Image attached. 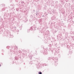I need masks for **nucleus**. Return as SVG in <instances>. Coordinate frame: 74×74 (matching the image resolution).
<instances>
[{
	"instance_id": "1",
	"label": "nucleus",
	"mask_w": 74,
	"mask_h": 74,
	"mask_svg": "<svg viewBox=\"0 0 74 74\" xmlns=\"http://www.w3.org/2000/svg\"><path fill=\"white\" fill-rule=\"evenodd\" d=\"M11 49H10V52H13V53H14V54H15V51H16V49H13V47L12 46L11 47Z\"/></svg>"
},
{
	"instance_id": "2",
	"label": "nucleus",
	"mask_w": 74,
	"mask_h": 74,
	"mask_svg": "<svg viewBox=\"0 0 74 74\" xmlns=\"http://www.w3.org/2000/svg\"><path fill=\"white\" fill-rule=\"evenodd\" d=\"M56 49H51V48H50L49 49V51H51L52 53H55V52L56 51V50H57Z\"/></svg>"
},
{
	"instance_id": "3",
	"label": "nucleus",
	"mask_w": 74,
	"mask_h": 74,
	"mask_svg": "<svg viewBox=\"0 0 74 74\" xmlns=\"http://www.w3.org/2000/svg\"><path fill=\"white\" fill-rule=\"evenodd\" d=\"M36 29V27H33L32 26V27H31L30 29H28L27 30V32L28 33H29V30H35Z\"/></svg>"
},
{
	"instance_id": "4",
	"label": "nucleus",
	"mask_w": 74,
	"mask_h": 74,
	"mask_svg": "<svg viewBox=\"0 0 74 74\" xmlns=\"http://www.w3.org/2000/svg\"><path fill=\"white\" fill-rule=\"evenodd\" d=\"M36 15L38 18H40L41 17V15L39 14L38 12H36Z\"/></svg>"
},
{
	"instance_id": "5",
	"label": "nucleus",
	"mask_w": 74,
	"mask_h": 74,
	"mask_svg": "<svg viewBox=\"0 0 74 74\" xmlns=\"http://www.w3.org/2000/svg\"><path fill=\"white\" fill-rule=\"evenodd\" d=\"M39 22L40 24H42L43 23V21H42V18H40L39 20Z\"/></svg>"
},
{
	"instance_id": "6",
	"label": "nucleus",
	"mask_w": 74,
	"mask_h": 74,
	"mask_svg": "<svg viewBox=\"0 0 74 74\" xmlns=\"http://www.w3.org/2000/svg\"><path fill=\"white\" fill-rule=\"evenodd\" d=\"M57 37L58 38H59V37L60 38L62 39V40H64V38L62 39V34H59L57 36Z\"/></svg>"
},
{
	"instance_id": "7",
	"label": "nucleus",
	"mask_w": 74,
	"mask_h": 74,
	"mask_svg": "<svg viewBox=\"0 0 74 74\" xmlns=\"http://www.w3.org/2000/svg\"><path fill=\"white\" fill-rule=\"evenodd\" d=\"M59 53V51L56 50L55 52L54 53L55 55H58V53Z\"/></svg>"
},
{
	"instance_id": "8",
	"label": "nucleus",
	"mask_w": 74,
	"mask_h": 74,
	"mask_svg": "<svg viewBox=\"0 0 74 74\" xmlns=\"http://www.w3.org/2000/svg\"><path fill=\"white\" fill-rule=\"evenodd\" d=\"M23 21L25 22H27V18L26 17H24L23 18Z\"/></svg>"
},
{
	"instance_id": "9",
	"label": "nucleus",
	"mask_w": 74,
	"mask_h": 74,
	"mask_svg": "<svg viewBox=\"0 0 74 74\" xmlns=\"http://www.w3.org/2000/svg\"><path fill=\"white\" fill-rule=\"evenodd\" d=\"M43 53H44V54H45V55H47L48 54L47 51V50L45 49V51L43 52Z\"/></svg>"
},
{
	"instance_id": "10",
	"label": "nucleus",
	"mask_w": 74,
	"mask_h": 74,
	"mask_svg": "<svg viewBox=\"0 0 74 74\" xmlns=\"http://www.w3.org/2000/svg\"><path fill=\"white\" fill-rule=\"evenodd\" d=\"M66 45V44L65 43H62L61 44L62 47H65Z\"/></svg>"
},
{
	"instance_id": "11",
	"label": "nucleus",
	"mask_w": 74,
	"mask_h": 74,
	"mask_svg": "<svg viewBox=\"0 0 74 74\" xmlns=\"http://www.w3.org/2000/svg\"><path fill=\"white\" fill-rule=\"evenodd\" d=\"M10 36V37H11V38H13V37H14V36H13V35H11V34H8L7 36Z\"/></svg>"
},
{
	"instance_id": "12",
	"label": "nucleus",
	"mask_w": 74,
	"mask_h": 74,
	"mask_svg": "<svg viewBox=\"0 0 74 74\" xmlns=\"http://www.w3.org/2000/svg\"><path fill=\"white\" fill-rule=\"evenodd\" d=\"M55 16H53L51 18V20H52V21H53V20H55Z\"/></svg>"
},
{
	"instance_id": "13",
	"label": "nucleus",
	"mask_w": 74,
	"mask_h": 74,
	"mask_svg": "<svg viewBox=\"0 0 74 74\" xmlns=\"http://www.w3.org/2000/svg\"><path fill=\"white\" fill-rule=\"evenodd\" d=\"M36 67L38 69H40L41 66H40V65H38Z\"/></svg>"
},
{
	"instance_id": "14",
	"label": "nucleus",
	"mask_w": 74,
	"mask_h": 74,
	"mask_svg": "<svg viewBox=\"0 0 74 74\" xmlns=\"http://www.w3.org/2000/svg\"><path fill=\"white\" fill-rule=\"evenodd\" d=\"M34 15L32 14L30 15V17L31 18H32V19H33V18H34Z\"/></svg>"
},
{
	"instance_id": "15",
	"label": "nucleus",
	"mask_w": 74,
	"mask_h": 74,
	"mask_svg": "<svg viewBox=\"0 0 74 74\" xmlns=\"http://www.w3.org/2000/svg\"><path fill=\"white\" fill-rule=\"evenodd\" d=\"M37 51L36 50L35 51V53L33 54V55H37Z\"/></svg>"
},
{
	"instance_id": "16",
	"label": "nucleus",
	"mask_w": 74,
	"mask_h": 74,
	"mask_svg": "<svg viewBox=\"0 0 74 74\" xmlns=\"http://www.w3.org/2000/svg\"><path fill=\"white\" fill-rule=\"evenodd\" d=\"M49 11H50V14H52L53 13V10H49Z\"/></svg>"
},
{
	"instance_id": "17",
	"label": "nucleus",
	"mask_w": 74,
	"mask_h": 74,
	"mask_svg": "<svg viewBox=\"0 0 74 74\" xmlns=\"http://www.w3.org/2000/svg\"><path fill=\"white\" fill-rule=\"evenodd\" d=\"M55 59L56 60V62H58V57H56L55 58Z\"/></svg>"
},
{
	"instance_id": "18",
	"label": "nucleus",
	"mask_w": 74,
	"mask_h": 74,
	"mask_svg": "<svg viewBox=\"0 0 74 74\" xmlns=\"http://www.w3.org/2000/svg\"><path fill=\"white\" fill-rule=\"evenodd\" d=\"M57 65H58V63H57V62H55V66H57Z\"/></svg>"
},
{
	"instance_id": "19",
	"label": "nucleus",
	"mask_w": 74,
	"mask_h": 74,
	"mask_svg": "<svg viewBox=\"0 0 74 74\" xmlns=\"http://www.w3.org/2000/svg\"><path fill=\"white\" fill-rule=\"evenodd\" d=\"M29 58L30 59L32 60V57L31 56H29Z\"/></svg>"
},
{
	"instance_id": "20",
	"label": "nucleus",
	"mask_w": 74,
	"mask_h": 74,
	"mask_svg": "<svg viewBox=\"0 0 74 74\" xmlns=\"http://www.w3.org/2000/svg\"><path fill=\"white\" fill-rule=\"evenodd\" d=\"M53 11V14H55V10H52Z\"/></svg>"
},
{
	"instance_id": "21",
	"label": "nucleus",
	"mask_w": 74,
	"mask_h": 74,
	"mask_svg": "<svg viewBox=\"0 0 74 74\" xmlns=\"http://www.w3.org/2000/svg\"><path fill=\"white\" fill-rule=\"evenodd\" d=\"M55 22L54 21H53L51 23V24H55Z\"/></svg>"
},
{
	"instance_id": "22",
	"label": "nucleus",
	"mask_w": 74,
	"mask_h": 74,
	"mask_svg": "<svg viewBox=\"0 0 74 74\" xmlns=\"http://www.w3.org/2000/svg\"><path fill=\"white\" fill-rule=\"evenodd\" d=\"M45 20H47V19H48V17H46V16H45Z\"/></svg>"
},
{
	"instance_id": "23",
	"label": "nucleus",
	"mask_w": 74,
	"mask_h": 74,
	"mask_svg": "<svg viewBox=\"0 0 74 74\" xmlns=\"http://www.w3.org/2000/svg\"><path fill=\"white\" fill-rule=\"evenodd\" d=\"M16 11H19V8H17L16 9Z\"/></svg>"
},
{
	"instance_id": "24",
	"label": "nucleus",
	"mask_w": 74,
	"mask_h": 74,
	"mask_svg": "<svg viewBox=\"0 0 74 74\" xmlns=\"http://www.w3.org/2000/svg\"><path fill=\"white\" fill-rule=\"evenodd\" d=\"M65 35L66 36H68V33H67V32H66L65 33Z\"/></svg>"
},
{
	"instance_id": "25",
	"label": "nucleus",
	"mask_w": 74,
	"mask_h": 74,
	"mask_svg": "<svg viewBox=\"0 0 74 74\" xmlns=\"http://www.w3.org/2000/svg\"><path fill=\"white\" fill-rule=\"evenodd\" d=\"M15 60H18V58H17V57H15Z\"/></svg>"
},
{
	"instance_id": "26",
	"label": "nucleus",
	"mask_w": 74,
	"mask_h": 74,
	"mask_svg": "<svg viewBox=\"0 0 74 74\" xmlns=\"http://www.w3.org/2000/svg\"><path fill=\"white\" fill-rule=\"evenodd\" d=\"M71 37L73 39V40H74V37L71 36Z\"/></svg>"
},
{
	"instance_id": "27",
	"label": "nucleus",
	"mask_w": 74,
	"mask_h": 74,
	"mask_svg": "<svg viewBox=\"0 0 74 74\" xmlns=\"http://www.w3.org/2000/svg\"><path fill=\"white\" fill-rule=\"evenodd\" d=\"M6 48L7 49H9V48H10V46H7L6 47Z\"/></svg>"
},
{
	"instance_id": "28",
	"label": "nucleus",
	"mask_w": 74,
	"mask_h": 74,
	"mask_svg": "<svg viewBox=\"0 0 74 74\" xmlns=\"http://www.w3.org/2000/svg\"><path fill=\"white\" fill-rule=\"evenodd\" d=\"M38 74H42V72H38Z\"/></svg>"
},
{
	"instance_id": "29",
	"label": "nucleus",
	"mask_w": 74,
	"mask_h": 74,
	"mask_svg": "<svg viewBox=\"0 0 74 74\" xmlns=\"http://www.w3.org/2000/svg\"><path fill=\"white\" fill-rule=\"evenodd\" d=\"M67 47L68 48H69V49L70 48V46H69V45H67Z\"/></svg>"
},
{
	"instance_id": "30",
	"label": "nucleus",
	"mask_w": 74,
	"mask_h": 74,
	"mask_svg": "<svg viewBox=\"0 0 74 74\" xmlns=\"http://www.w3.org/2000/svg\"><path fill=\"white\" fill-rule=\"evenodd\" d=\"M33 20H35V19H36V17H34V18H33Z\"/></svg>"
},
{
	"instance_id": "31",
	"label": "nucleus",
	"mask_w": 74,
	"mask_h": 74,
	"mask_svg": "<svg viewBox=\"0 0 74 74\" xmlns=\"http://www.w3.org/2000/svg\"><path fill=\"white\" fill-rule=\"evenodd\" d=\"M2 10L3 11H4V10H5V8H4V9H2Z\"/></svg>"
},
{
	"instance_id": "32",
	"label": "nucleus",
	"mask_w": 74,
	"mask_h": 74,
	"mask_svg": "<svg viewBox=\"0 0 74 74\" xmlns=\"http://www.w3.org/2000/svg\"><path fill=\"white\" fill-rule=\"evenodd\" d=\"M47 40H45V41H44L45 43H47Z\"/></svg>"
},
{
	"instance_id": "33",
	"label": "nucleus",
	"mask_w": 74,
	"mask_h": 74,
	"mask_svg": "<svg viewBox=\"0 0 74 74\" xmlns=\"http://www.w3.org/2000/svg\"><path fill=\"white\" fill-rule=\"evenodd\" d=\"M21 3H22L23 4H24V2H23V1H22Z\"/></svg>"
},
{
	"instance_id": "34",
	"label": "nucleus",
	"mask_w": 74,
	"mask_h": 74,
	"mask_svg": "<svg viewBox=\"0 0 74 74\" xmlns=\"http://www.w3.org/2000/svg\"><path fill=\"white\" fill-rule=\"evenodd\" d=\"M58 56L60 58V54H59L58 55Z\"/></svg>"
},
{
	"instance_id": "35",
	"label": "nucleus",
	"mask_w": 74,
	"mask_h": 74,
	"mask_svg": "<svg viewBox=\"0 0 74 74\" xmlns=\"http://www.w3.org/2000/svg\"><path fill=\"white\" fill-rule=\"evenodd\" d=\"M44 66H47V64H44Z\"/></svg>"
},
{
	"instance_id": "36",
	"label": "nucleus",
	"mask_w": 74,
	"mask_h": 74,
	"mask_svg": "<svg viewBox=\"0 0 74 74\" xmlns=\"http://www.w3.org/2000/svg\"><path fill=\"white\" fill-rule=\"evenodd\" d=\"M5 4H3V7H5Z\"/></svg>"
},
{
	"instance_id": "37",
	"label": "nucleus",
	"mask_w": 74,
	"mask_h": 74,
	"mask_svg": "<svg viewBox=\"0 0 74 74\" xmlns=\"http://www.w3.org/2000/svg\"><path fill=\"white\" fill-rule=\"evenodd\" d=\"M16 32H19V30L17 29V30H16Z\"/></svg>"
},
{
	"instance_id": "38",
	"label": "nucleus",
	"mask_w": 74,
	"mask_h": 74,
	"mask_svg": "<svg viewBox=\"0 0 74 74\" xmlns=\"http://www.w3.org/2000/svg\"><path fill=\"white\" fill-rule=\"evenodd\" d=\"M40 52H41V53L43 52V51H40Z\"/></svg>"
},
{
	"instance_id": "39",
	"label": "nucleus",
	"mask_w": 74,
	"mask_h": 74,
	"mask_svg": "<svg viewBox=\"0 0 74 74\" xmlns=\"http://www.w3.org/2000/svg\"><path fill=\"white\" fill-rule=\"evenodd\" d=\"M63 31H64V32H65V29H63Z\"/></svg>"
},
{
	"instance_id": "40",
	"label": "nucleus",
	"mask_w": 74,
	"mask_h": 74,
	"mask_svg": "<svg viewBox=\"0 0 74 74\" xmlns=\"http://www.w3.org/2000/svg\"><path fill=\"white\" fill-rule=\"evenodd\" d=\"M48 60H50V58H48Z\"/></svg>"
},
{
	"instance_id": "41",
	"label": "nucleus",
	"mask_w": 74,
	"mask_h": 74,
	"mask_svg": "<svg viewBox=\"0 0 74 74\" xmlns=\"http://www.w3.org/2000/svg\"><path fill=\"white\" fill-rule=\"evenodd\" d=\"M44 16L45 17V16H44V15H43V16H42V17H43Z\"/></svg>"
},
{
	"instance_id": "42",
	"label": "nucleus",
	"mask_w": 74,
	"mask_h": 74,
	"mask_svg": "<svg viewBox=\"0 0 74 74\" xmlns=\"http://www.w3.org/2000/svg\"><path fill=\"white\" fill-rule=\"evenodd\" d=\"M73 34H74V32H73Z\"/></svg>"
},
{
	"instance_id": "43",
	"label": "nucleus",
	"mask_w": 74,
	"mask_h": 74,
	"mask_svg": "<svg viewBox=\"0 0 74 74\" xmlns=\"http://www.w3.org/2000/svg\"><path fill=\"white\" fill-rule=\"evenodd\" d=\"M1 66V64H0V67Z\"/></svg>"
},
{
	"instance_id": "44",
	"label": "nucleus",
	"mask_w": 74,
	"mask_h": 74,
	"mask_svg": "<svg viewBox=\"0 0 74 74\" xmlns=\"http://www.w3.org/2000/svg\"><path fill=\"white\" fill-rule=\"evenodd\" d=\"M38 37H40V36H38Z\"/></svg>"
},
{
	"instance_id": "45",
	"label": "nucleus",
	"mask_w": 74,
	"mask_h": 74,
	"mask_svg": "<svg viewBox=\"0 0 74 74\" xmlns=\"http://www.w3.org/2000/svg\"><path fill=\"white\" fill-rule=\"evenodd\" d=\"M33 11H34H34H35V10H34Z\"/></svg>"
},
{
	"instance_id": "46",
	"label": "nucleus",
	"mask_w": 74,
	"mask_h": 74,
	"mask_svg": "<svg viewBox=\"0 0 74 74\" xmlns=\"http://www.w3.org/2000/svg\"><path fill=\"white\" fill-rule=\"evenodd\" d=\"M69 4H70V3H69Z\"/></svg>"
},
{
	"instance_id": "47",
	"label": "nucleus",
	"mask_w": 74,
	"mask_h": 74,
	"mask_svg": "<svg viewBox=\"0 0 74 74\" xmlns=\"http://www.w3.org/2000/svg\"><path fill=\"white\" fill-rule=\"evenodd\" d=\"M17 34H18V33H17Z\"/></svg>"
},
{
	"instance_id": "48",
	"label": "nucleus",
	"mask_w": 74,
	"mask_h": 74,
	"mask_svg": "<svg viewBox=\"0 0 74 74\" xmlns=\"http://www.w3.org/2000/svg\"><path fill=\"white\" fill-rule=\"evenodd\" d=\"M37 29H38V28H37Z\"/></svg>"
},
{
	"instance_id": "49",
	"label": "nucleus",
	"mask_w": 74,
	"mask_h": 74,
	"mask_svg": "<svg viewBox=\"0 0 74 74\" xmlns=\"http://www.w3.org/2000/svg\"><path fill=\"white\" fill-rule=\"evenodd\" d=\"M49 38V39L50 40V38Z\"/></svg>"
},
{
	"instance_id": "50",
	"label": "nucleus",
	"mask_w": 74,
	"mask_h": 74,
	"mask_svg": "<svg viewBox=\"0 0 74 74\" xmlns=\"http://www.w3.org/2000/svg\"><path fill=\"white\" fill-rule=\"evenodd\" d=\"M17 48V49H18V48L17 47H16Z\"/></svg>"
},
{
	"instance_id": "51",
	"label": "nucleus",
	"mask_w": 74,
	"mask_h": 74,
	"mask_svg": "<svg viewBox=\"0 0 74 74\" xmlns=\"http://www.w3.org/2000/svg\"><path fill=\"white\" fill-rule=\"evenodd\" d=\"M56 2H57V3H58V1H57Z\"/></svg>"
},
{
	"instance_id": "52",
	"label": "nucleus",
	"mask_w": 74,
	"mask_h": 74,
	"mask_svg": "<svg viewBox=\"0 0 74 74\" xmlns=\"http://www.w3.org/2000/svg\"><path fill=\"white\" fill-rule=\"evenodd\" d=\"M15 28L16 29V27H15Z\"/></svg>"
}]
</instances>
